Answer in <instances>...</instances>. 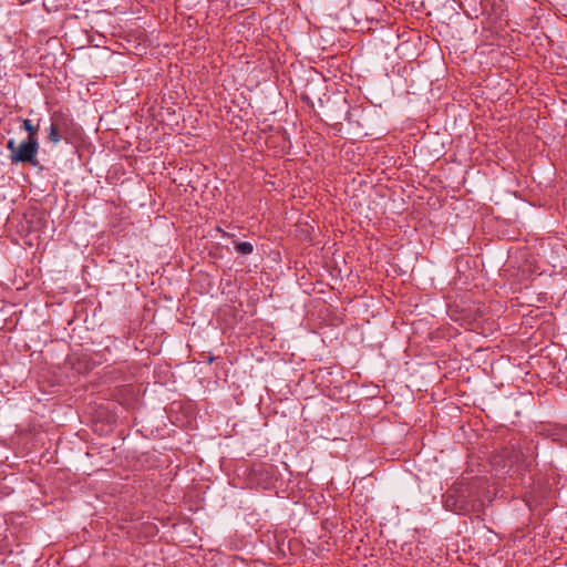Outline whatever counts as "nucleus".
Here are the masks:
<instances>
[{"label":"nucleus","instance_id":"8","mask_svg":"<svg viewBox=\"0 0 567 567\" xmlns=\"http://www.w3.org/2000/svg\"><path fill=\"white\" fill-rule=\"evenodd\" d=\"M48 138L53 144H58L61 140H63L65 137L62 135V133H60V131L51 122V125L49 127Z\"/></svg>","mask_w":567,"mask_h":567},{"label":"nucleus","instance_id":"2","mask_svg":"<svg viewBox=\"0 0 567 567\" xmlns=\"http://www.w3.org/2000/svg\"><path fill=\"white\" fill-rule=\"evenodd\" d=\"M39 151V143L32 140L22 141L18 147L14 155H10V161L13 164L18 163H30L31 165H37V154Z\"/></svg>","mask_w":567,"mask_h":567},{"label":"nucleus","instance_id":"3","mask_svg":"<svg viewBox=\"0 0 567 567\" xmlns=\"http://www.w3.org/2000/svg\"><path fill=\"white\" fill-rule=\"evenodd\" d=\"M501 458L505 461L504 467H507L506 473L512 471L529 470L532 462L526 461L522 451L515 447H505L502 451Z\"/></svg>","mask_w":567,"mask_h":567},{"label":"nucleus","instance_id":"7","mask_svg":"<svg viewBox=\"0 0 567 567\" xmlns=\"http://www.w3.org/2000/svg\"><path fill=\"white\" fill-rule=\"evenodd\" d=\"M235 249L241 255H250L254 251V246L248 241H236Z\"/></svg>","mask_w":567,"mask_h":567},{"label":"nucleus","instance_id":"6","mask_svg":"<svg viewBox=\"0 0 567 567\" xmlns=\"http://www.w3.org/2000/svg\"><path fill=\"white\" fill-rule=\"evenodd\" d=\"M72 368L78 373H87L91 370V364L85 359H78L76 362H72Z\"/></svg>","mask_w":567,"mask_h":567},{"label":"nucleus","instance_id":"1","mask_svg":"<svg viewBox=\"0 0 567 567\" xmlns=\"http://www.w3.org/2000/svg\"><path fill=\"white\" fill-rule=\"evenodd\" d=\"M443 505L456 514L477 512L482 503L476 484L466 481L454 483L443 495Z\"/></svg>","mask_w":567,"mask_h":567},{"label":"nucleus","instance_id":"5","mask_svg":"<svg viewBox=\"0 0 567 567\" xmlns=\"http://www.w3.org/2000/svg\"><path fill=\"white\" fill-rule=\"evenodd\" d=\"M22 128L28 132V140L38 142L39 124L34 125L30 120H23Z\"/></svg>","mask_w":567,"mask_h":567},{"label":"nucleus","instance_id":"9","mask_svg":"<svg viewBox=\"0 0 567 567\" xmlns=\"http://www.w3.org/2000/svg\"><path fill=\"white\" fill-rule=\"evenodd\" d=\"M18 145L16 144L14 140H9L7 143V148L10 151V155H14V152H17Z\"/></svg>","mask_w":567,"mask_h":567},{"label":"nucleus","instance_id":"4","mask_svg":"<svg viewBox=\"0 0 567 567\" xmlns=\"http://www.w3.org/2000/svg\"><path fill=\"white\" fill-rule=\"evenodd\" d=\"M51 122L53 125L62 133V135L66 138V135L70 132L71 126L73 125L72 118L65 115L62 112H54L51 116Z\"/></svg>","mask_w":567,"mask_h":567}]
</instances>
